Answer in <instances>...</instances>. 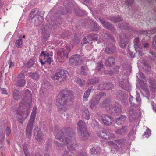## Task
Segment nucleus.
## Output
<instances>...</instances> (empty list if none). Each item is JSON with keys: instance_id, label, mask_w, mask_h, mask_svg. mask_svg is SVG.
<instances>
[{"instance_id": "nucleus-45", "label": "nucleus", "mask_w": 156, "mask_h": 156, "mask_svg": "<svg viewBox=\"0 0 156 156\" xmlns=\"http://www.w3.org/2000/svg\"><path fill=\"white\" fill-rule=\"evenodd\" d=\"M128 24L125 23L120 24L118 25V27L120 28L121 29H124L125 30L128 29Z\"/></svg>"}, {"instance_id": "nucleus-63", "label": "nucleus", "mask_w": 156, "mask_h": 156, "mask_svg": "<svg viewBox=\"0 0 156 156\" xmlns=\"http://www.w3.org/2000/svg\"><path fill=\"white\" fill-rule=\"evenodd\" d=\"M8 65L9 68H12L14 66V63L12 62L11 60H9L8 61Z\"/></svg>"}, {"instance_id": "nucleus-25", "label": "nucleus", "mask_w": 156, "mask_h": 156, "mask_svg": "<svg viewBox=\"0 0 156 156\" xmlns=\"http://www.w3.org/2000/svg\"><path fill=\"white\" fill-rule=\"evenodd\" d=\"M115 60L112 57L108 58L106 60L105 64L106 66H111L115 64Z\"/></svg>"}, {"instance_id": "nucleus-42", "label": "nucleus", "mask_w": 156, "mask_h": 156, "mask_svg": "<svg viewBox=\"0 0 156 156\" xmlns=\"http://www.w3.org/2000/svg\"><path fill=\"white\" fill-rule=\"evenodd\" d=\"M128 111L129 118H133V116L135 113V111L132 108H130L129 109Z\"/></svg>"}, {"instance_id": "nucleus-1", "label": "nucleus", "mask_w": 156, "mask_h": 156, "mask_svg": "<svg viewBox=\"0 0 156 156\" xmlns=\"http://www.w3.org/2000/svg\"><path fill=\"white\" fill-rule=\"evenodd\" d=\"M63 133H58L55 136V139L58 141L63 142L65 144H68L67 148L68 152L66 151L63 153L62 156H69V153H73L75 148L77 147V145L76 141L74 139L72 140L71 137L69 136L68 138H63L62 137Z\"/></svg>"}, {"instance_id": "nucleus-48", "label": "nucleus", "mask_w": 156, "mask_h": 156, "mask_svg": "<svg viewBox=\"0 0 156 156\" xmlns=\"http://www.w3.org/2000/svg\"><path fill=\"white\" fill-rule=\"evenodd\" d=\"M34 62L33 60H30L28 61L26 64V66L29 68L32 67L34 64Z\"/></svg>"}, {"instance_id": "nucleus-9", "label": "nucleus", "mask_w": 156, "mask_h": 156, "mask_svg": "<svg viewBox=\"0 0 156 156\" xmlns=\"http://www.w3.org/2000/svg\"><path fill=\"white\" fill-rule=\"evenodd\" d=\"M101 118L103 123L107 126L110 125L113 122V118L108 115L103 114L101 115Z\"/></svg>"}, {"instance_id": "nucleus-61", "label": "nucleus", "mask_w": 156, "mask_h": 156, "mask_svg": "<svg viewBox=\"0 0 156 156\" xmlns=\"http://www.w3.org/2000/svg\"><path fill=\"white\" fill-rule=\"evenodd\" d=\"M23 149L26 156H29L28 154L29 152L26 147L24 146H23Z\"/></svg>"}, {"instance_id": "nucleus-31", "label": "nucleus", "mask_w": 156, "mask_h": 156, "mask_svg": "<svg viewBox=\"0 0 156 156\" xmlns=\"http://www.w3.org/2000/svg\"><path fill=\"white\" fill-rule=\"evenodd\" d=\"M127 130V127L126 126H123L121 128L117 129L116 133L119 134H122L125 133Z\"/></svg>"}, {"instance_id": "nucleus-7", "label": "nucleus", "mask_w": 156, "mask_h": 156, "mask_svg": "<svg viewBox=\"0 0 156 156\" xmlns=\"http://www.w3.org/2000/svg\"><path fill=\"white\" fill-rule=\"evenodd\" d=\"M125 140L123 139H121L115 141V143L113 141H110L108 142V144L111 145L112 148L114 149L115 151H118L119 149V147L122 148L125 143Z\"/></svg>"}, {"instance_id": "nucleus-8", "label": "nucleus", "mask_w": 156, "mask_h": 156, "mask_svg": "<svg viewBox=\"0 0 156 156\" xmlns=\"http://www.w3.org/2000/svg\"><path fill=\"white\" fill-rule=\"evenodd\" d=\"M67 72L63 70H61L57 72L51 76L54 80H58L60 77L62 78L63 80L66 79L67 77Z\"/></svg>"}, {"instance_id": "nucleus-13", "label": "nucleus", "mask_w": 156, "mask_h": 156, "mask_svg": "<svg viewBox=\"0 0 156 156\" xmlns=\"http://www.w3.org/2000/svg\"><path fill=\"white\" fill-rule=\"evenodd\" d=\"M128 37L126 35H121L119 43L120 46L122 48L125 47L128 43Z\"/></svg>"}, {"instance_id": "nucleus-33", "label": "nucleus", "mask_w": 156, "mask_h": 156, "mask_svg": "<svg viewBox=\"0 0 156 156\" xmlns=\"http://www.w3.org/2000/svg\"><path fill=\"white\" fill-rule=\"evenodd\" d=\"M81 70V71L80 72V73L81 74L86 75L87 74L88 71V68L84 66H82Z\"/></svg>"}, {"instance_id": "nucleus-21", "label": "nucleus", "mask_w": 156, "mask_h": 156, "mask_svg": "<svg viewBox=\"0 0 156 156\" xmlns=\"http://www.w3.org/2000/svg\"><path fill=\"white\" fill-rule=\"evenodd\" d=\"M80 58V56L79 55H75L71 57L69 59V61L70 63L76 64Z\"/></svg>"}, {"instance_id": "nucleus-22", "label": "nucleus", "mask_w": 156, "mask_h": 156, "mask_svg": "<svg viewBox=\"0 0 156 156\" xmlns=\"http://www.w3.org/2000/svg\"><path fill=\"white\" fill-rule=\"evenodd\" d=\"M141 101L140 98H130V101L132 106L136 107L139 105Z\"/></svg>"}, {"instance_id": "nucleus-2", "label": "nucleus", "mask_w": 156, "mask_h": 156, "mask_svg": "<svg viewBox=\"0 0 156 156\" xmlns=\"http://www.w3.org/2000/svg\"><path fill=\"white\" fill-rule=\"evenodd\" d=\"M103 105L105 106L107 110L112 115L119 113L122 112L121 107L119 105H112L111 104L110 101L106 99L103 103Z\"/></svg>"}, {"instance_id": "nucleus-50", "label": "nucleus", "mask_w": 156, "mask_h": 156, "mask_svg": "<svg viewBox=\"0 0 156 156\" xmlns=\"http://www.w3.org/2000/svg\"><path fill=\"white\" fill-rule=\"evenodd\" d=\"M26 71L25 70H23L18 75V78L19 79H24L25 75L24 74Z\"/></svg>"}, {"instance_id": "nucleus-52", "label": "nucleus", "mask_w": 156, "mask_h": 156, "mask_svg": "<svg viewBox=\"0 0 156 156\" xmlns=\"http://www.w3.org/2000/svg\"><path fill=\"white\" fill-rule=\"evenodd\" d=\"M39 93L41 97H44L47 93L45 91V89H41L40 90Z\"/></svg>"}, {"instance_id": "nucleus-56", "label": "nucleus", "mask_w": 156, "mask_h": 156, "mask_svg": "<svg viewBox=\"0 0 156 156\" xmlns=\"http://www.w3.org/2000/svg\"><path fill=\"white\" fill-rule=\"evenodd\" d=\"M151 131L149 129H147L146 131L144 133V135L147 138H148L151 134Z\"/></svg>"}, {"instance_id": "nucleus-4", "label": "nucleus", "mask_w": 156, "mask_h": 156, "mask_svg": "<svg viewBox=\"0 0 156 156\" xmlns=\"http://www.w3.org/2000/svg\"><path fill=\"white\" fill-rule=\"evenodd\" d=\"M20 109L19 110H20L18 113V119L19 122L21 124H22L23 121L27 118L30 112V104H28V107L26 110L24 109L23 111H21V107L22 106L20 105Z\"/></svg>"}, {"instance_id": "nucleus-18", "label": "nucleus", "mask_w": 156, "mask_h": 156, "mask_svg": "<svg viewBox=\"0 0 156 156\" xmlns=\"http://www.w3.org/2000/svg\"><path fill=\"white\" fill-rule=\"evenodd\" d=\"M115 47L113 44L108 45L105 49V52L106 54H112L115 52Z\"/></svg>"}, {"instance_id": "nucleus-29", "label": "nucleus", "mask_w": 156, "mask_h": 156, "mask_svg": "<svg viewBox=\"0 0 156 156\" xmlns=\"http://www.w3.org/2000/svg\"><path fill=\"white\" fill-rule=\"evenodd\" d=\"M100 151V148L97 146H94L90 150V153L92 154H95Z\"/></svg>"}, {"instance_id": "nucleus-62", "label": "nucleus", "mask_w": 156, "mask_h": 156, "mask_svg": "<svg viewBox=\"0 0 156 156\" xmlns=\"http://www.w3.org/2000/svg\"><path fill=\"white\" fill-rule=\"evenodd\" d=\"M152 43L153 48L156 49V37L154 38Z\"/></svg>"}, {"instance_id": "nucleus-16", "label": "nucleus", "mask_w": 156, "mask_h": 156, "mask_svg": "<svg viewBox=\"0 0 156 156\" xmlns=\"http://www.w3.org/2000/svg\"><path fill=\"white\" fill-rule=\"evenodd\" d=\"M139 41V39L138 37L136 38L134 40V42L136 43L134 44V46L135 50L136 52H139L138 54L140 55H141V53L142 51V49L141 48V46L140 45H139L138 43Z\"/></svg>"}, {"instance_id": "nucleus-12", "label": "nucleus", "mask_w": 156, "mask_h": 156, "mask_svg": "<svg viewBox=\"0 0 156 156\" xmlns=\"http://www.w3.org/2000/svg\"><path fill=\"white\" fill-rule=\"evenodd\" d=\"M70 49L68 46H66L62 49V51H61L58 54V58L63 59L64 57L68 58V53L70 51Z\"/></svg>"}, {"instance_id": "nucleus-23", "label": "nucleus", "mask_w": 156, "mask_h": 156, "mask_svg": "<svg viewBox=\"0 0 156 156\" xmlns=\"http://www.w3.org/2000/svg\"><path fill=\"white\" fill-rule=\"evenodd\" d=\"M126 119V116L125 115H121L120 116L116 119V123L118 125L123 124Z\"/></svg>"}, {"instance_id": "nucleus-55", "label": "nucleus", "mask_w": 156, "mask_h": 156, "mask_svg": "<svg viewBox=\"0 0 156 156\" xmlns=\"http://www.w3.org/2000/svg\"><path fill=\"white\" fill-rule=\"evenodd\" d=\"M116 70H114V71H112V70H110V71H108V73L109 74H112L114 73H116L118 72V71L119 69V66H116L115 68Z\"/></svg>"}, {"instance_id": "nucleus-60", "label": "nucleus", "mask_w": 156, "mask_h": 156, "mask_svg": "<svg viewBox=\"0 0 156 156\" xmlns=\"http://www.w3.org/2000/svg\"><path fill=\"white\" fill-rule=\"evenodd\" d=\"M98 96L99 98H103L106 96V94L105 93L101 92L99 93Z\"/></svg>"}, {"instance_id": "nucleus-49", "label": "nucleus", "mask_w": 156, "mask_h": 156, "mask_svg": "<svg viewBox=\"0 0 156 156\" xmlns=\"http://www.w3.org/2000/svg\"><path fill=\"white\" fill-rule=\"evenodd\" d=\"M114 137V135L113 134L111 133H106V137H105V139H110L113 138Z\"/></svg>"}, {"instance_id": "nucleus-28", "label": "nucleus", "mask_w": 156, "mask_h": 156, "mask_svg": "<svg viewBox=\"0 0 156 156\" xmlns=\"http://www.w3.org/2000/svg\"><path fill=\"white\" fill-rule=\"evenodd\" d=\"M99 98H93L91 101L90 107L93 109L96 107L97 104L98 103Z\"/></svg>"}, {"instance_id": "nucleus-30", "label": "nucleus", "mask_w": 156, "mask_h": 156, "mask_svg": "<svg viewBox=\"0 0 156 156\" xmlns=\"http://www.w3.org/2000/svg\"><path fill=\"white\" fill-rule=\"evenodd\" d=\"M26 81L24 79H19L16 83V85L19 87H23Z\"/></svg>"}, {"instance_id": "nucleus-20", "label": "nucleus", "mask_w": 156, "mask_h": 156, "mask_svg": "<svg viewBox=\"0 0 156 156\" xmlns=\"http://www.w3.org/2000/svg\"><path fill=\"white\" fill-rule=\"evenodd\" d=\"M150 89L153 92H156V82L152 78L149 79Z\"/></svg>"}, {"instance_id": "nucleus-35", "label": "nucleus", "mask_w": 156, "mask_h": 156, "mask_svg": "<svg viewBox=\"0 0 156 156\" xmlns=\"http://www.w3.org/2000/svg\"><path fill=\"white\" fill-rule=\"evenodd\" d=\"M38 10L37 9H33L31 13L29 14V16L31 18H34V17L36 16L37 15L38 13Z\"/></svg>"}, {"instance_id": "nucleus-14", "label": "nucleus", "mask_w": 156, "mask_h": 156, "mask_svg": "<svg viewBox=\"0 0 156 156\" xmlns=\"http://www.w3.org/2000/svg\"><path fill=\"white\" fill-rule=\"evenodd\" d=\"M113 88V85L110 83L103 82L99 85L98 88L100 90H110Z\"/></svg>"}, {"instance_id": "nucleus-27", "label": "nucleus", "mask_w": 156, "mask_h": 156, "mask_svg": "<svg viewBox=\"0 0 156 156\" xmlns=\"http://www.w3.org/2000/svg\"><path fill=\"white\" fill-rule=\"evenodd\" d=\"M37 19L34 22V24L36 26H37L41 24L43 21V17L42 16H38Z\"/></svg>"}, {"instance_id": "nucleus-17", "label": "nucleus", "mask_w": 156, "mask_h": 156, "mask_svg": "<svg viewBox=\"0 0 156 156\" xmlns=\"http://www.w3.org/2000/svg\"><path fill=\"white\" fill-rule=\"evenodd\" d=\"M140 87L143 90V92L142 94L143 96L146 98H148L150 96V93L147 87L146 84L144 83L143 85H141Z\"/></svg>"}, {"instance_id": "nucleus-46", "label": "nucleus", "mask_w": 156, "mask_h": 156, "mask_svg": "<svg viewBox=\"0 0 156 156\" xmlns=\"http://www.w3.org/2000/svg\"><path fill=\"white\" fill-rule=\"evenodd\" d=\"M75 82L77 83L80 86H83L84 85L85 83L84 80H81L80 78L76 80H75Z\"/></svg>"}, {"instance_id": "nucleus-43", "label": "nucleus", "mask_w": 156, "mask_h": 156, "mask_svg": "<svg viewBox=\"0 0 156 156\" xmlns=\"http://www.w3.org/2000/svg\"><path fill=\"white\" fill-rule=\"evenodd\" d=\"M111 20L114 22H117L121 21L122 20V19L120 16L113 17L111 18Z\"/></svg>"}, {"instance_id": "nucleus-15", "label": "nucleus", "mask_w": 156, "mask_h": 156, "mask_svg": "<svg viewBox=\"0 0 156 156\" xmlns=\"http://www.w3.org/2000/svg\"><path fill=\"white\" fill-rule=\"evenodd\" d=\"M34 133L36 140L38 141H41L43 140V137L40 129L37 127L34 130Z\"/></svg>"}, {"instance_id": "nucleus-59", "label": "nucleus", "mask_w": 156, "mask_h": 156, "mask_svg": "<svg viewBox=\"0 0 156 156\" xmlns=\"http://www.w3.org/2000/svg\"><path fill=\"white\" fill-rule=\"evenodd\" d=\"M6 134L7 136H9L11 133V131L10 128L7 127L5 129Z\"/></svg>"}, {"instance_id": "nucleus-41", "label": "nucleus", "mask_w": 156, "mask_h": 156, "mask_svg": "<svg viewBox=\"0 0 156 156\" xmlns=\"http://www.w3.org/2000/svg\"><path fill=\"white\" fill-rule=\"evenodd\" d=\"M92 87H89L87 90L85 92L83 98H88L90 93L91 92Z\"/></svg>"}, {"instance_id": "nucleus-34", "label": "nucleus", "mask_w": 156, "mask_h": 156, "mask_svg": "<svg viewBox=\"0 0 156 156\" xmlns=\"http://www.w3.org/2000/svg\"><path fill=\"white\" fill-rule=\"evenodd\" d=\"M99 80L98 78H95L88 80L87 83L89 84H93L98 83Z\"/></svg>"}, {"instance_id": "nucleus-47", "label": "nucleus", "mask_w": 156, "mask_h": 156, "mask_svg": "<svg viewBox=\"0 0 156 156\" xmlns=\"http://www.w3.org/2000/svg\"><path fill=\"white\" fill-rule=\"evenodd\" d=\"M83 43L84 44H87V43H92V42H91V41H90V39H89V36H88V35L86 36L83 39Z\"/></svg>"}, {"instance_id": "nucleus-40", "label": "nucleus", "mask_w": 156, "mask_h": 156, "mask_svg": "<svg viewBox=\"0 0 156 156\" xmlns=\"http://www.w3.org/2000/svg\"><path fill=\"white\" fill-rule=\"evenodd\" d=\"M16 44L17 48H21L23 45V40L22 39L20 38L17 40L16 41Z\"/></svg>"}, {"instance_id": "nucleus-53", "label": "nucleus", "mask_w": 156, "mask_h": 156, "mask_svg": "<svg viewBox=\"0 0 156 156\" xmlns=\"http://www.w3.org/2000/svg\"><path fill=\"white\" fill-rule=\"evenodd\" d=\"M156 32V28H155L154 30H152V31H148V32L147 31H144L143 33H142L143 34H153L154 32Z\"/></svg>"}, {"instance_id": "nucleus-24", "label": "nucleus", "mask_w": 156, "mask_h": 156, "mask_svg": "<svg viewBox=\"0 0 156 156\" xmlns=\"http://www.w3.org/2000/svg\"><path fill=\"white\" fill-rule=\"evenodd\" d=\"M119 85L121 87L125 90L128 89L129 87V83L128 80L126 79L123 80V81L120 82Z\"/></svg>"}, {"instance_id": "nucleus-32", "label": "nucleus", "mask_w": 156, "mask_h": 156, "mask_svg": "<svg viewBox=\"0 0 156 156\" xmlns=\"http://www.w3.org/2000/svg\"><path fill=\"white\" fill-rule=\"evenodd\" d=\"M5 138V134L2 127L0 126V143H2Z\"/></svg>"}, {"instance_id": "nucleus-37", "label": "nucleus", "mask_w": 156, "mask_h": 156, "mask_svg": "<svg viewBox=\"0 0 156 156\" xmlns=\"http://www.w3.org/2000/svg\"><path fill=\"white\" fill-rule=\"evenodd\" d=\"M24 96L26 98H30L32 97V93L31 91L29 89H26L24 92Z\"/></svg>"}, {"instance_id": "nucleus-51", "label": "nucleus", "mask_w": 156, "mask_h": 156, "mask_svg": "<svg viewBox=\"0 0 156 156\" xmlns=\"http://www.w3.org/2000/svg\"><path fill=\"white\" fill-rule=\"evenodd\" d=\"M103 65L102 62H98L96 68V69L98 71L100 70L103 68Z\"/></svg>"}, {"instance_id": "nucleus-64", "label": "nucleus", "mask_w": 156, "mask_h": 156, "mask_svg": "<svg viewBox=\"0 0 156 156\" xmlns=\"http://www.w3.org/2000/svg\"><path fill=\"white\" fill-rule=\"evenodd\" d=\"M55 144L56 146L58 147H62L63 145L60 143L58 142V141H55Z\"/></svg>"}, {"instance_id": "nucleus-44", "label": "nucleus", "mask_w": 156, "mask_h": 156, "mask_svg": "<svg viewBox=\"0 0 156 156\" xmlns=\"http://www.w3.org/2000/svg\"><path fill=\"white\" fill-rule=\"evenodd\" d=\"M98 135L100 137L105 139L106 135V132L103 131H100L97 133Z\"/></svg>"}, {"instance_id": "nucleus-5", "label": "nucleus", "mask_w": 156, "mask_h": 156, "mask_svg": "<svg viewBox=\"0 0 156 156\" xmlns=\"http://www.w3.org/2000/svg\"><path fill=\"white\" fill-rule=\"evenodd\" d=\"M78 133L80 135L84 137V139L89 136L85 123L82 120L79 121L77 124Z\"/></svg>"}, {"instance_id": "nucleus-19", "label": "nucleus", "mask_w": 156, "mask_h": 156, "mask_svg": "<svg viewBox=\"0 0 156 156\" xmlns=\"http://www.w3.org/2000/svg\"><path fill=\"white\" fill-rule=\"evenodd\" d=\"M99 19L104 27L112 31L114 30V27L112 25L110 24V23H108L105 22L104 20H102L101 18H99Z\"/></svg>"}, {"instance_id": "nucleus-36", "label": "nucleus", "mask_w": 156, "mask_h": 156, "mask_svg": "<svg viewBox=\"0 0 156 156\" xmlns=\"http://www.w3.org/2000/svg\"><path fill=\"white\" fill-rule=\"evenodd\" d=\"M116 96L118 98H125L127 97V95L124 92L119 91L117 93Z\"/></svg>"}, {"instance_id": "nucleus-58", "label": "nucleus", "mask_w": 156, "mask_h": 156, "mask_svg": "<svg viewBox=\"0 0 156 156\" xmlns=\"http://www.w3.org/2000/svg\"><path fill=\"white\" fill-rule=\"evenodd\" d=\"M134 1L133 0H126L125 2L127 5H131L133 4Z\"/></svg>"}, {"instance_id": "nucleus-10", "label": "nucleus", "mask_w": 156, "mask_h": 156, "mask_svg": "<svg viewBox=\"0 0 156 156\" xmlns=\"http://www.w3.org/2000/svg\"><path fill=\"white\" fill-rule=\"evenodd\" d=\"M56 101V105L58 110L59 111H64V105L66 104V98H57Z\"/></svg>"}, {"instance_id": "nucleus-11", "label": "nucleus", "mask_w": 156, "mask_h": 156, "mask_svg": "<svg viewBox=\"0 0 156 156\" xmlns=\"http://www.w3.org/2000/svg\"><path fill=\"white\" fill-rule=\"evenodd\" d=\"M73 95V93L72 91L63 90L58 94L57 98H72Z\"/></svg>"}, {"instance_id": "nucleus-3", "label": "nucleus", "mask_w": 156, "mask_h": 156, "mask_svg": "<svg viewBox=\"0 0 156 156\" xmlns=\"http://www.w3.org/2000/svg\"><path fill=\"white\" fill-rule=\"evenodd\" d=\"M37 108L34 106L33 108L32 111L30 115L29 122L27 125L26 129V135L27 137L30 138L31 136L32 130L34 123L35 117L36 114Z\"/></svg>"}, {"instance_id": "nucleus-39", "label": "nucleus", "mask_w": 156, "mask_h": 156, "mask_svg": "<svg viewBox=\"0 0 156 156\" xmlns=\"http://www.w3.org/2000/svg\"><path fill=\"white\" fill-rule=\"evenodd\" d=\"M89 36V39L91 42L93 40L97 41L98 39L97 35L94 34H91L88 35Z\"/></svg>"}, {"instance_id": "nucleus-6", "label": "nucleus", "mask_w": 156, "mask_h": 156, "mask_svg": "<svg viewBox=\"0 0 156 156\" xmlns=\"http://www.w3.org/2000/svg\"><path fill=\"white\" fill-rule=\"evenodd\" d=\"M52 56L48 53L42 51L40 55L39 59L41 64L43 65L47 62L50 64L51 62Z\"/></svg>"}, {"instance_id": "nucleus-26", "label": "nucleus", "mask_w": 156, "mask_h": 156, "mask_svg": "<svg viewBox=\"0 0 156 156\" xmlns=\"http://www.w3.org/2000/svg\"><path fill=\"white\" fill-rule=\"evenodd\" d=\"M82 113L83 116L86 119L88 120L90 118L89 112L87 107H84L83 108Z\"/></svg>"}, {"instance_id": "nucleus-57", "label": "nucleus", "mask_w": 156, "mask_h": 156, "mask_svg": "<svg viewBox=\"0 0 156 156\" xmlns=\"http://www.w3.org/2000/svg\"><path fill=\"white\" fill-rule=\"evenodd\" d=\"M136 129H135L134 130L133 129L129 133V137H130L131 136H133L134 137L136 134Z\"/></svg>"}, {"instance_id": "nucleus-54", "label": "nucleus", "mask_w": 156, "mask_h": 156, "mask_svg": "<svg viewBox=\"0 0 156 156\" xmlns=\"http://www.w3.org/2000/svg\"><path fill=\"white\" fill-rule=\"evenodd\" d=\"M20 94V92L17 90H15L13 91V95L14 97H18Z\"/></svg>"}, {"instance_id": "nucleus-38", "label": "nucleus", "mask_w": 156, "mask_h": 156, "mask_svg": "<svg viewBox=\"0 0 156 156\" xmlns=\"http://www.w3.org/2000/svg\"><path fill=\"white\" fill-rule=\"evenodd\" d=\"M29 74L30 77L36 80H37L39 77V75L37 73H30Z\"/></svg>"}]
</instances>
